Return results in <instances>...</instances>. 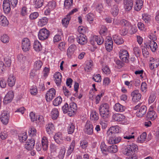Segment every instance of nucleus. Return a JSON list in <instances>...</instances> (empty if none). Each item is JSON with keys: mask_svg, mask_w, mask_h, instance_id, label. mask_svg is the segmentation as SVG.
<instances>
[{"mask_svg": "<svg viewBox=\"0 0 159 159\" xmlns=\"http://www.w3.org/2000/svg\"><path fill=\"white\" fill-rule=\"evenodd\" d=\"M94 39L97 44L100 45L102 44L104 42V39L100 36H95L93 37Z\"/></svg>", "mask_w": 159, "mask_h": 159, "instance_id": "37", "label": "nucleus"}, {"mask_svg": "<svg viewBox=\"0 0 159 159\" xmlns=\"http://www.w3.org/2000/svg\"><path fill=\"white\" fill-rule=\"evenodd\" d=\"M122 149V152L124 155L130 156L134 154L138 150V148L136 145L132 143L124 146Z\"/></svg>", "mask_w": 159, "mask_h": 159, "instance_id": "2", "label": "nucleus"}, {"mask_svg": "<svg viewBox=\"0 0 159 159\" xmlns=\"http://www.w3.org/2000/svg\"><path fill=\"white\" fill-rule=\"evenodd\" d=\"M50 34V32L45 28L40 30L38 33V37L41 40L47 39Z\"/></svg>", "mask_w": 159, "mask_h": 159, "instance_id": "4", "label": "nucleus"}, {"mask_svg": "<svg viewBox=\"0 0 159 159\" xmlns=\"http://www.w3.org/2000/svg\"><path fill=\"white\" fill-rule=\"evenodd\" d=\"M43 65L42 61L39 60L36 61L34 64V68L36 70L40 69Z\"/></svg>", "mask_w": 159, "mask_h": 159, "instance_id": "43", "label": "nucleus"}, {"mask_svg": "<svg viewBox=\"0 0 159 159\" xmlns=\"http://www.w3.org/2000/svg\"><path fill=\"white\" fill-rule=\"evenodd\" d=\"M94 17L93 14L92 13H89L86 16L87 19L89 22L91 21L92 22L93 20Z\"/></svg>", "mask_w": 159, "mask_h": 159, "instance_id": "62", "label": "nucleus"}, {"mask_svg": "<svg viewBox=\"0 0 159 159\" xmlns=\"http://www.w3.org/2000/svg\"><path fill=\"white\" fill-rule=\"evenodd\" d=\"M156 98V93L154 92H152L150 94V95L148 99V103L151 104L153 102Z\"/></svg>", "mask_w": 159, "mask_h": 159, "instance_id": "34", "label": "nucleus"}, {"mask_svg": "<svg viewBox=\"0 0 159 159\" xmlns=\"http://www.w3.org/2000/svg\"><path fill=\"white\" fill-rule=\"evenodd\" d=\"M18 61L21 63L23 64L26 60V57L22 54H20L17 56Z\"/></svg>", "mask_w": 159, "mask_h": 159, "instance_id": "46", "label": "nucleus"}, {"mask_svg": "<svg viewBox=\"0 0 159 159\" xmlns=\"http://www.w3.org/2000/svg\"><path fill=\"white\" fill-rule=\"evenodd\" d=\"M88 145V143L87 140H83L80 141V146L83 149H85Z\"/></svg>", "mask_w": 159, "mask_h": 159, "instance_id": "59", "label": "nucleus"}, {"mask_svg": "<svg viewBox=\"0 0 159 159\" xmlns=\"http://www.w3.org/2000/svg\"><path fill=\"white\" fill-rule=\"evenodd\" d=\"M71 18L70 16L66 15V16L62 20V23L63 25L66 28L67 27Z\"/></svg>", "mask_w": 159, "mask_h": 159, "instance_id": "31", "label": "nucleus"}, {"mask_svg": "<svg viewBox=\"0 0 159 159\" xmlns=\"http://www.w3.org/2000/svg\"><path fill=\"white\" fill-rule=\"evenodd\" d=\"M115 111L117 112H121L125 111V107L119 103H116L114 107Z\"/></svg>", "mask_w": 159, "mask_h": 159, "instance_id": "25", "label": "nucleus"}, {"mask_svg": "<svg viewBox=\"0 0 159 159\" xmlns=\"http://www.w3.org/2000/svg\"><path fill=\"white\" fill-rule=\"evenodd\" d=\"M75 146V141L73 140L71 143L69 148H68L67 152V154L68 156L70 155L73 151Z\"/></svg>", "mask_w": 159, "mask_h": 159, "instance_id": "40", "label": "nucleus"}, {"mask_svg": "<svg viewBox=\"0 0 159 159\" xmlns=\"http://www.w3.org/2000/svg\"><path fill=\"white\" fill-rule=\"evenodd\" d=\"M73 0H65L64 2V6L67 9L70 8L73 4Z\"/></svg>", "mask_w": 159, "mask_h": 159, "instance_id": "48", "label": "nucleus"}, {"mask_svg": "<svg viewBox=\"0 0 159 159\" xmlns=\"http://www.w3.org/2000/svg\"><path fill=\"white\" fill-rule=\"evenodd\" d=\"M146 46L148 48H150L152 52H155L157 48V43L153 41H149L148 44L146 45Z\"/></svg>", "mask_w": 159, "mask_h": 159, "instance_id": "18", "label": "nucleus"}, {"mask_svg": "<svg viewBox=\"0 0 159 159\" xmlns=\"http://www.w3.org/2000/svg\"><path fill=\"white\" fill-rule=\"evenodd\" d=\"M48 22V19L46 17H43L39 19L38 23L39 26H43L46 25Z\"/></svg>", "mask_w": 159, "mask_h": 159, "instance_id": "33", "label": "nucleus"}, {"mask_svg": "<svg viewBox=\"0 0 159 159\" xmlns=\"http://www.w3.org/2000/svg\"><path fill=\"white\" fill-rule=\"evenodd\" d=\"M55 7L56 4L55 2L54 1H51L48 2L46 7L48 8H49V9H51L52 10L55 8Z\"/></svg>", "mask_w": 159, "mask_h": 159, "instance_id": "52", "label": "nucleus"}, {"mask_svg": "<svg viewBox=\"0 0 159 159\" xmlns=\"http://www.w3.org/2000/svg\"><path fill=\"white\" fill-rule=\"evenodd\" d=\"M34 48L36 51H39L42 49L41 44L38 41H35L34 44Z\"/></svg>", "mask_w": 159, "mask_h": 159, "instance_id": "35", "label": "nucleus"}, {"mask_svg": "<svg viewBox=\"0 0 159 159\" xmlns=\"http://www.w3.org/2000/svg\"><path fill=\"white\" fill-rule=\"evenodd\" d=\"M76 49V46L74 44H72L69 47L67 50V55L69 57H71Z\"/></svg>", "mask_w": 159, "mask_h": 159, "instance_id": "22", "label": "nucleus"}, {"mask_svg": "<svg viewBox=\"0 0 159 159\" xmlns=\"http://www.w3.org/2000/svg\"><path fill=\"white\" fill-rule=\"evenodd\" d=\"M34 144L35 141L34 139L31 138L28 140L25 145V147L27 149L31 150L34 148Z\"/></svg>", "mask_w": 159, "mask_h": 159, "instance_id": "16", "label": "nucleus"}, {"mask_svg": "<svg viewBox=\"0 0 159 159\" xmlns=\"http://www.w3.org/2000/svg\"><path fill=\"white\" fill-rule=\"evenodd\" d=\"M141 103H140L136 105L134 108L135 110H138L136 112V116L138 117H142L146 112L147 108L145 106H142L140 107Z\"/></svg>", "mask_w": 159, "mask_h": 159, "instance_id": "3", "label": "nucleus"}, {"mask_svg": "<svg viewBox=\"0 0 159 159\" xmlns=\"http://www.w3.org/2000/svg\"><path fill=\"white\" fill-rule=\"evenodd\" d=\"M124 8L126 11H129L132 9L133 5V0H124Z\"/></svg>", "mask_w": 159, "mask_h": 159, "instance_id": "15", "label": "nucleus"}, {"mask_svg": "<svg viewBox=\"0 0 159 159\" xmlns=\"http://www.w3.org/2000/svg\"><path fill=\"white\" fill-rule=\"evenodd\" d=\"M43 0H34V5L36 8L41 7L43 5Z\"/></svg>", "mask_w": 159, "mask_h": 159, "instance_id": "38", "label": "nucleus"}, {"mask_svg": "<svg viewBox=\"0 0 159 159\" xmlns=\"http://www.w3.org/2000/svg\"><path fill=\"white\" fill-rule=\"evenodd\" d=\"M131 96L132 97V100L134 102L139 101L141 98L142 95L139 93V91L136 90L131 93Z\"/></svg>", "mask_w": 159, "mask_h": 159, "instance_id": "12", "label": "nucleus"}, {"mask_svg": "<svg viewBox=\"0 0 159 159\" xmlns=\"http://www.w3.org/2000/svg\"><path fill=\"white\" fill-rule=\"evenodd\" d=\"M15 77H14L13 75V74L10 75L7 80L8 85L10 87L13 86L15 85Z\"/></svg>", "mask_w": 159, "mask_h": 159, "instance_id": "24", "label": "nucleus"}, {"mask_svg": "<svg viewBox=\"0 0 159 159\" xmlns=\"http://www.w3.org/2000/svg\"><path fill=\"white\" fill-rule=\"evenodd\" d=\"M113 118L115 121L120 122L123 121L125 117L122 115L117 114L113 115Z\"/></svg>", "mask_w": 159, "mask_h": 159, "instance_id": "27", "label": "nucleus"}, {"mask_svg": "<svg viewBox=\"0 0 159 159\" xmlns=\"http://www.w3.org/2000/svg\"><path fill=\"white\" fill-rule=\"evenodd\" d=\"M143 3V0H136L135 4L134 6V10L139 11L142 8Z\"/></svg>", "mask_w": 159, "mask_h": 159, "instance_id": "23", "label": "nucleus"}, {"mask_svg": "<svg viewBox=\"0 0 159 159\" xmlns=\"http://www.w3.org/2000/svg\"><path fill=\"white\" fill-rule=\"evenodd\" d=\"M30 92L32 95H35L38 93L37 89L35 86H33L30 90Z\"/></svg>", "mask_w": 159, "mask_h": 159, "instance_id": "58", "label": "nucleus"}, {"mask_svg": "<svg viewBox=\"0 0 159 159\" xmlns=\"http://www.w3.org/2000/svg\"><path fill=\"white\" fill-rule=\"evenodd\" d=\"M86 36L83 34H79L76 38L77 42L80 44L83 45L86 44L87 42Z\"/></svg>", "mask_w": 159, "mask_h": 159, "instance_id": "14", "label": "nucleus"}, {"mask_svg": "<svg viewBox=\"0 0 159 159\" xmlns=\"http://www.w3.org/2000/svg\"><path fill=\"white\" fill-rule=\"evenodd\" d=\"M119 9L117 6H114L112 8L111 13L114 16H116L118 13Z\"/></svg>", "mask_w": 159, "mask_h": 159, "instance_id": "49", "label": "nucleus"}, {"mask_svg": "<svg viewBox=\"0 0 159 159\" xmlns=\"http://www.w3.org/2000/svg\"><path fill=\"white\" fill-rule=\"evenodd\" d=\"M92 79L97 82H100L101 80V76L99 74L93 75Z\"/></svg>", "mask_w": 159, "mask_h": 159, "instance_id": "56", "label": "nucleus"}, {"mask_svg": "<svg viewBox=\"0 0 159 159\" xmlns=\"http://www.w3.org/2000/svg\"><path fill=\"white\" fill-rule=\"evenodd\" d=\"M69 107L67 103H65L64 105L62 107V111L64 113H66L67 112L70 113L69 110Z\"/></svg>", "mask_w": 159, "mask_h": 159, "instance_id": "53", "label": "nucleus"}, {"mask_svg": "<svg viewBox=\"0 0 159 159\" xmlns=\"http://www.w3.org/2000/svg\"><path fill=\"white\" fill-rule=\"evenodd\" d=\"M149 67L151 70L157 67L159 65V62L157 60H155L153 57L150 58Z\"/></svg>", "mask_w": 159, "mask_h": 159, "instance_id": "19", "label": "nucleus"}, {"mask_svg": "<svg viewBox=\"0 0 159 159\" xmlns=\"http://www.w3.org/2000/svg\"><path fill=\"white\" fill-rule=\"evenodd\" d=\"M142 19L146 22H148L150 20V16L147 14L144 13L142 14Z\"/></svg>", "mask_w": 159, "mask_h": 159, "instance_id": "61", "label": "nucleus"}, {"mask_svg": "<svg viewBox=\"0 0 159 159\" xmlns=\"http://www.w3.org/2000/svg\"><path fill=\"white\" fill-rule=\"evenodd\" d=\"M62 99L61 97L58 96L53 101V104L55 106L59 105L61 103Z\"/></svg>", "mask_w": 159, "mask_h": 159, "instance_id": "42", "label": "nucleus"}, {"mask_svg": "<svg viewBox=\"0 0 159 159\" xmlns=\"http://www.w3.org/2000/svg\"><path fill=\"white\" fill-rule=\"evenodd\" d=\"M90 118L93 120H98L99 118L98 113L95 111H92L90 115Z\"/></svg>", "mask_w": 159, "mask_h": 159, "instance_id": "41", "label": "nucleus"}, {"mask_svg": "<svg viewBox=\"0 0 159 159\" xmlns=\"http://www.w3.org/2000/svg\"><path fill=\"white\" fill-rule=\"evenodd\" d=\"M51 115L52 118L53 120L56 119L59 116V112L57 109L55 108L52 109L51 112Z\"/></svg>", "mask_w": 159, "mask_h": 159, "instance_id": "36", "label": "nucleus"}, {"mask_svg": "<svg viewBox=\"0 0 159 159\" xmlns=\"http://www.w3.org/2000/svg\"><path fill=\"white\" fill-rule=\"evenodd\" d=\"M100 148L102 152H106L107 151V146L105 144L104 142H102L101 143L100 145Z\"/></svg>", "mask_w": 159, "mask_h": 159, "instance_id": "57", "label": "nucleus"}, {"mask_svg": "<svg viewBox=\"0 0 159 159\" xmlns=\"http://www.w3.org/2000/svg\"><path fill=\"white\" fill-rule=\"evenodd\" d=\"M66 149L65 148H63L61 149L58 155V157L60 159H63V158Z\"/></svg>", "mask_w": 159, "mask_h": 159, "instance_id": "54", "label": "nucleus"}, {"mask_svg": "<svg viewBox=\"0 0 159 159\" xmlns=\"http://www.w3.org/2000/svg\"><path fill=\"white\" fill-rule=\"evenodd\" d=\"M55 82L57 86H60L61 82V75L60 73L57 72L54 75Z\"/></svg>", "mask_w": 159, "mask_h": 159, "instance_id": "21", "label": "nucleus"}, {"mask_svg": "<svg viewBox=\"0 0 159 159\" xmlns=\"http://www.w3.org/2000/svg\"><path fill=\"white\" fill-rule=\"evenodd\" d=\"M120 59L125 62L127 63L129 62V55L128 52L125 50L120 51L119 54Z\"/></svg>", "mask_w": 159, "mask_h": 159, "instance_id": "9", "label": "nucleus"}, {"mask_svg": "<svg viewBox=\"0 0 159 159\" xmlns=\"http://www.w3.org/2000/svg\"><path fill=\"white\" fill-rule=\"evenodd\" d=\"M54 129V125L52 123L48 124L46 125V130L48 134L51 133L52 131Z\"/></svg>", "mask_w": 159, "mask_h": 159, "instance_id": "47", "label": "nucleus"}, {"mask_svg": "<svg viewBox=\"0 0 159 159\" xmlns=\"http://www.w3.org/2000/svg\"><path fill=\"white\" fill-rule=\"evenodd\" d=\"M75 128V126L73 123L69 125L68 127V133L69 134H72L74 132Z\"/></svg>", "mask_w": 159, "mask_h": 159, "instance_id": "50", "label": "nucleus"}, {"mask_svg": "<svg viewBox=\"0 0 159 159\" xmlns=\"http://www.w3.org/2000/svg\"><path fill=\"white\" fill-rule=\"evenodd\" d=\"M107 33V29L105 26H102L100 30V33L101 35H105Z\"/></svg>", "mask_w": 159, "mask_h": 159, "instance_id": "60", "label": "nucleus"}, {"mask_svg": "<svg viewBox=\"0 0 159 159\" xmlns=\"http://www.w3.org/2000/svg\"><path fill=\"white\" fill-rule=\"evenodd\" d=\"M93 125L90 121H87L84 129V131L86 134L92 135L93 133Z\"/></svg>", "mask_w": 159, "mask_h": 159, "instance_id": "10", "label": "nucleus"}, {"mask_svg": "<svg viewBox=\"0 0 159 159\" xmlns=\"http://www.w3.org/2000/svg\"><path fill=\"white\" fill-rule=\"evenodd\" d=\"M14 93L13 91H10L5 97L3 103L4 104H7L10 102L13 98Z\"/></svg>", "mask_w": 159, "mask_h": 159, "instance_id": "11", "label": "nucleus"}, {"mask_svg": "<svg viewBox=\"0 0 159 159\" xmlns=\"http://www.w3.org/2000/svg\"><path fill=\"white\" fill-rule=\"evenodd\" d=\"M147 88V85L146 83L145 82H142L141 86V91L145 93L146 91Z\"/></svg>", "mask_w": 159, "mask_h": 159, "instance_id": "64", "label": "nucleus"}, {"mask_svg": "<svg viewBox=\"0 0 159 159\" xmlns=\"http://www.w3.org/2000/svg\"><path fill=\"white\" fill-rule=\"evenodd\" d=\"M4 63L6 68L10 67L11 65V59L9 57H6L4 59Z\"/></svg>", "mask_w": 159, "mask_h": 159, "instance_id": "51", "label": "nucleus"}, {"mask_svg": "<svg viewBox=\"0 0 159 159\" xmlns=\"http://www.w3.org/2000/svg\"><path fill=\"white\" fill-rule=\"evenodd\" d=\"M119 132V127L117 126H115L111 127L107 130V134L109 135H115V133H118Z\"/></svg>", "mask_w": 159, "mask_h": 159, "instance_id": "17", "label": "nucleus"}, {"mask_svg": "<svg viewBox=\"0 0 159 159\" xmlns=\"http://www.w3.org/2000/svg\"><path fill=\"white\" fill-rule=\"evenodd\" d=\"M107 135V141L110 144H116L120 142L121 140L120 137L116 136V135L110 134Z\"/></svg>", "mask_w": 159, "mask_h": 159, "instance_id": "6", "label": "nucleus"}, {"mask_svg": "<svg viewBox=\"0 0 159 159\" xmlns=\"http://www.w3.org/2000/svg\"><path fill=\"white\" fill-rule=\"evenodd\" d=\"M66 44L65 42L60 43L58 45V48L61 51H64L65 49Z\"/></svg>", "mask_w": 159, "mask_h": 159, "instance_id": "63", "label": "nucleus"}, {"mask_svg": "<svg viewBox=\"0 0 159 159\" xmlns=\"http://www.w3.org/2000/svg\"><path fill=\"white\" fill-rule=\"evenodd\" d=\"M18 138L20 141L21 142H23L25 141L27 138V135L26 133L22 134H20L18 135Z\"/></svg>", "mask_w": 159, "mask_h": 159, "instance_id": "45", "label": "nucleus"}, {"mask_svg": "<svg viewBox=\"0 0 159 159\" xmlns=\"http://www.w3.org/2000/svg\"><path fill=\"white\" fill-rule=\"evenodd\" d=\"M21 47L23 51L26 52L29 50L30 48V43L29 39L27 38H24L22 41Z\"/></svg>", "mask_w": 159, "mask_h": 159, "instance_id": "7", "label": "nucleus"}, {"mask_svg": "<svg viewBox=\"0 0 159 159\" xmlns=\"http://www.w3.org/2000/svg\"><path fill=\"white\" fill-rule=\"evenodd\" d=\"M157 117V115L154 111H151L147 113V117L152 120H154Z\"/></svg>", "mask_w": 159, "mask_h": 159, "instance_id": "29", "label": "nucleus"}, {"mask_svg": "<svg viewBox=\"0 0 159 159\" xmlns=\"http://www.w3.org/2000/svg\"><path fill=\"white\" fill-rule=\"evenodd\" d=\"M10 117L9 113L7 110H3L0 116V120L2 123L5 125L9 122Z\"/></svg>", "mask_w": 159, "mask_h": 159, "instance_id": "5", "label": "nucleus"}, {"mask_svg": "<svg viewBox=\"0 0 159 159\" xmlns=\"http://www.w3.org/2000/svg\"><path fill=\"white\" fill-rule=\"evenodd\" d=\"M56 91L54 88H51L48 90L45 95L46 99L47 102H50L55 97Z\"/></svg>", "mask_w": 159, "mask_h": 159, "instance_id": "8", "label": "nucleus"}, {"mask_svg": "<svg viewBox=\"0 0 159 159\" xmlns=\"http://www.w3.org/2000/svg\"><path fill=\"white\" fill-rule=\"evenodd\" d=\"M99 111L101 117L104 119L108 118L111 115L110 107L107 103H103L100 106Z\"/></svg>", "mask_w": 159, "mask_h": 159, "instance_id": "1", "label": "nucleus"}, {"mask_svg": "<svg viewBox=\"0 0 159 159\" xmlns=\"http://www.w3.org/2000/svg\"><path fill=\"white\" fill-rule=\"evenodd\" d=\"M9 24V22L7 18L3 15L0 16V24L2 26H5Z\"/></svg>", "mask_w": 159, "mask_h": 159, "instance_id": "26", "label": "nucleus"}, {"mask_svg": "<svg viewBox=\"0 0 159 159\" xmlns=\"http://www.w3.org/2000/svg\"><path fill=\"white\" fill-rule=\"evenodd\" d=\"M102 70L103 73L107 75L109 74L110 73V70L107 65L103 66Z\"/></svg>", "mask_w": 159, "mask_h": 159, "instance_id": "55", "label": "nucleus"}, {"mask_svg": "<svg viewBox=\"0 0 159 159\" xmlns=\"http://www.w3.org/2000/svg\"><path fill=\"white\" fill-rule=\"evenodd\" d=\"M2 7L4 12L6 14H8L11 9L10 0H4Z\"/></svg>", "mask_w": 159, "mask_h": 159, "instance_id": "13", "label": "nucleus"}, {"mask_svg": "<svg viewBox=\"0 0 159 159\" xmlns=\"http://www.w3.org/2000/svg\"><path fill=\"white\" fill-rule=\"evenodd\" d=\"M42 145L44 150H46L48 148V142L47 138L46 137H43L42 139Z\"/></svg>", "mask_w": 159, "mask_h": 159, "instance_id": "32", "label": "nucleus"}, {"mask_svg": "<svg viewBox=\"0 0 159 159\" xmlns=\"http://www.w3.org/2000/svg\"><path fill=\"white\" fill-rule=\"evenodd\" d=\"M118 151V148L116 145H112L108 147L107 148V151L109 152L114 153Z\"/></svg>", "mask_w": 159, "mask_h": 159, "instance_id": "39", "label": "nucleus"}, {"mask_svg": "<svg viewBox=\"0 0 159 159\" xmlns=\"http://www.w3.org/2000/svg\"><path fill=\"white\" fill-rule=\"evenodd\" d=\"M77 109L76 104L75 103L72 102L70 104L69 110L70 113H68L69 115L71 116L75 114V113Z\"/></svg>", "mask_w": 159, "mask_h": 159, "instance_id": "20", "label": "nucleus"}, {"mask_svg": "<svg viewBox=\"0 0 159 159\" xmlns=\"http://www.w3.org/2000/svg\"><path fill=\"white\" fill-rule=\"evenodd\" d=\"M113 38L114 42L117 44H121L124 43L123 40L120 36L114 35Z\"/></svg>", "mask_w": 159, "mask_h": 159, "instance_id": "28", "label": "nucleus"}, {"mask_svg": "<svg viewBox=\"0 0 159 159\" xmlns=\"http://www.w3.org/2000/svg\"><path fill=\"white\" fill-rule=\"evenodd\" d=\"M1 40L3 43H7L9 42V38L7 34H4L1 36Z\"/></svg>", "mask_w": 159, "mask_h": 159, "instance_id": "44", "label": "nucleus"}, {"mask_svg": "<svg viewBox=\"0 0 159 159\" xmlns=\"http://www.w3.org/2000/svg\"><path fill=\"white\" fill-rule=\"evenodd\" d=\"M120 24L124 28H129L131 27V23L125 19H122L120 20Z\"/></svg>", "mask_w": 159, "mask_h": 159, "instance_id": "30", "label": "nucleus"}]
</instances>
